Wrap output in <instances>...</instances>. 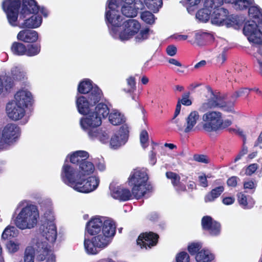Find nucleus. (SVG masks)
<instances>
[{
  "label": "nucleus",
  "mask_w": 262,
  "mask_h": 262,
  "mask_svg": "<svg viewBox=\"0 0 262 262\" xmlns=\"http://www.w3.org/2000/svg\"><path fill=\"white\" fill-rule=\"evenodd\" d=\"M11 75L12 78L16 80H23L27 79V73L23 68L15 66L11 70Z\"/></svg>",
  "instance_id": "nucleus-31"
},
{
  "label": "nucleus",
  "mask_w": 262,
  "mask_h": 262,
  "mask_svg": "<svg viewBox=\"0 0 262 262\" xmlns=\"http://www.w3.org/2000/svg\"><path fill=\"white\" fill-rule=\"evenodd\" d=\"M248 14L253 19L245 23L244 33L250 42L262 46V10L254 3L249 7Z\"/></svg>",
  "instance_id": "nucleus-5"
},
{
  "label": "nucleus",
  "mask_w": 262,
  "mask_h": 262,
  "mask_svg": "<svg viewBox=\"0 0 262 262\" xmlns=\"http://www.w3.org/2000/svg\"><path fill=\"white\" fill-rule=\"evenodd\" d=\"M223 0H205L204 8L200 10L196 14V17L202 22H207L211 18V14L213 7L222 6Z\"/></svg>",
  "instance_id": "nucleus-15"
},
{
  "label": "nucleus",
  "mask_w": 262,
  "mask_h": 262,
  "mask_svg": "<svg viewBox=\"0 0 262 262\" xmlns=\"http://www.w3.org/2000/svg\"><path fill=\"white\" fill-rule=\"evenodd\" d=\"M117 0H108L105 9V19L111 36L122 41H128L134 37L136 42L146 40L151 32L148 28L141 29L140 23L136 19H128L122 24Z\"/></svg>",
  "instance_id": "nucleus-2"
},
{
  "label": "nucleus",
  "mask_w": 262,
  "mask_h": 262,
  "mask_svg": "<svg viewBox=\"0 0 262 262\" xmlns=\"http://www.w3.org/2000/svg\"><path fill=\"white\" fill-rule=\"evenodd\" d=\"M89 137L92 140L98 139L102 143H106L108 139V134L106 130L96 129L93 132L89 131Z\"/></svg>",
  "instance_id": "nucleus-29"
},
{
  "label": "nucleus",
  "mask_w": 262,
  "mask_h": 262,
  "mask_svg": "<svg viewBox=\"0 0 262 262\" xmlns=\"http://www.w3.org/2000/svg\"><path fill=\"white\" fill-rule=\"evenodd\" d=\"M224 188L223 186H219L213 189L205 197V202H210L217 198L224 191Z\"/></svg>",
  "instance_id": "nucleus-33"
},
{
  "label": "nucleus",
  "mask_w": 262,
  "mask_h": 262,
  "mask_svg": "<svg viewBox=\"0 0 262 262\" xmlns=\"http://www.w3.org/2000/svg\"><path fill=\"white\" fill-rule=\"evenodd\" d=\"M177 262H190L189 254L186 252H181L176 256Z\"/></svg>",
  "instance_id": "nucleus-47"
},
{
  "label": "nucleus",
  "mask_w": 262,
  "mask_h": 262,
  "mask_svg": "<svg viewBox=\"0 0 262 262\" xmlns=\"http://www.w3.org/2000/svg\"><path fill=\"white\" fill-rule=\"evenodd\" d=\"M109 113L107 105L102 102L99 103L93 110L84 114L80 121L81 128L88 135L89 131L93 132L102 124L103 119L106 118Z\"/></svg>",
  "instance_id": "nucleus-6"
},
{
  "label": "nucleus",
  "mask_w": 262,
  "mask_h": 262,
  "mask_svg": "<svg viewBox=\"0 0 262 262\" xmlns=\"http://www.w3.org/2000/svg\"><path fill=\"white\" fill-rule=\"evenodd\" d=\"M18 234V230L14 226H8L2 234V239H7L16 237Z\"/></svg>",
  "instance_id": "nucleus-35"
},
{
  "label": "nucleus",
  "mask_w": 262,
  "mask_h": 262,
  "mask_svg": "<svg viewBox=\"0 0 262 262\" xmlns=\"http://www.w3.org/2000/svg\"><path fill=\"white\" fill-rule=\"evenodd\" d=\"M238 178L236 177H232L227 181V184L229 186L235 187L237 185Z\"/></svg>",
  "instance_id": "nucleus-60"
},
{
  "label": "nucleus",
  "mask_w": 262,
  "mask_h": 262,
  "mask_svg": "<svg viewBox=\"0 0 262 262\" xmlns=\"http://www.w3.org/2000/svg\"><path fill=\"white\" fill-rule=\"evenodd\" d=\"M12 53L16 55H23L25 54L26 51V46L20 42H14L11 48Z\"/></svg>",
  "instance_id": "nucleus-37"
},
{
  "label": "nucleus",
  "mask_w": 262,
  "mask_h": 262,
  "mask_svg": "<svg viewBox=\"0 0 262 262\" xmlns=\"http://www.w3.org/2000/svg\"><path fill=\"white\" fill-rule=\"evenodd\" d=\"M258 168L257 164H252L248 166L245 170V174L248 176H251L254 173Z\"/></svg>",
  "instance_id": "nucleus-54"
},
{
  "label": "nucleus",
  "mask_w": 262,
  "mask_h": 262,
  "mask_svg": "<svg viewBox=\"0 0 262 262\" xmlns=\"http://www.w3.org/2000/svg\"><path fill=\"white\" fill-rule=\"evenodd\" d=\"M6 247L9 253H14L19 250L20 243L16 239L10 240L7 243Z\"/></svg>",
  "instance_id": "nucleus-38"
},
{
  "label": "nucleus",
  "mask_w": 262,
  "mask_h": 262,
  "mask_svg": "<svg viewBox=\"0 0 262 262\" xmlns=\"http://www.w3.org/2000/svg\"><path fill=\"white\" fill-rule=\"evenodd\" d=\"M220 230L221 226L217 222L213 224L208 230L210 234L213 236L217 235L220 233Z\"/></svg>",
  "instance_id": "nucleus-49"
},
{
  "label": "nucleus",
  "mask_w": 262,
  "mask_h": 262,
  "mask_svg": "<svg viewBox=\"0 0 262 262\" xmlns=\"http://www.w3.org/2000/svg\"><path fill=\"white\" fill-rule=\"evenodd\" d=\"M95 88H98L95 84H93L92 81L89 79H85L81 81L78 84V91L81 94H91Z\"/></svg>",
  "instance_id": "nucleus-28"
},
{
  "label": "nucleus",
  "mask_w": 262,
  "mask_h": 262,
  "mask_svg": "<svg viewBox=\"0 0 262 262\" xmlns=\"http://www.w3.org/2000/svg\"><path fill=\"white\" fill-rule=\"evenodd\" d=\"M17 38L18 40L24 42H34L38 38V34L34 30H23L18 33Z\"/></svg>",
  "instance_id": "nucleus-26"
},
{
  "label": "nucleus",
  "mask_w": 262,
  "mask_h": 262,
  "mask_svg": "<svg viewBox=\"0 0 262 262\" xmlns=\"http://www.w3.org/2000/svg\"><path fill=\"white\" fill-rule=\"evenodd\" d=\"M237 197L239 204L244 208H250L254 204L253 200L250 196H247L242 193H239Z\"/></svg>",
  "instance_id": "nucleus-32"
},
{
  "label": "nucleus",
  "mask_w": 262,
  "mask_h": 262,
  "mask_svg": "<svg viewBox=\"0 0 262 262\" xmlns=\"http://www.w3.org/2000/svg\"><path fill=\"white\" fill-rule=\"evenodd\" d=\"M235 201V199L233 197L229 196L224 198L223 200V203L225 205H230L233 204Z\"/></svg>",
  "instance_id": "nucleus-62"
},
{
  "label": "nucleus",
  "mask_w": 262,
  "mask_h": 262,
  "mask_svg": "<svg viewBox=\"0 0 262 262\" xmlns=\"http://www.w3.org/2000/svg\"><path fill=\"white\" fill-rule=\"evenodd\" d=\"M254 4V0H237L235 3L234 8L237 10H244Z\"/></svg>",
  "instance_id": "nucleus-40"
},
{
  "label": "nucleus",
  "mask_w": 262,
  "mask_h": 262,
  "mask_svg": "<svg viewBox=\"0 0 262 262\" xmlns=\"http://www.w3.org/2000/svg\"><path fill=\"white\" fill-rule=\"evenodd\" d=\"M39 213L37 206L26 203L20 209L14 222L16 226L20 230L31 229L37 224Z\"/></svg>",
  "instance_id": "nucleus-7"
},
{
  "label": "nucleus",
  "mask_w": 262,
  "mask_h": 262,
  "mask_svg": "<svg viewBox=\"0 0 262 262\" xmlns=\"http://www.w3.org/2000/svg\"><path fill=\"white\" fill-rule=\"evenodd\" d=\"M21 0H4L2 8L7 15L9 23L13 26L17 25Z\"/></svg>",
  "instance_id": "nucleus-12"
},
{
  "label": "nucleus",
  "mask_w": 262,
  "mask_h": 262,
  "mask_svg": "<svg viewBox=\"0 0 262 262\" xmlns=\"http://www.w3.org/2000/svg\"><path fill=\"white\" fill-rule=\"evenodd\" d=\"M200 1L201 0H186V7L188 12L191 13L194 10L193 7L198 5Z\"/></svg>",
  "instance_id": "nucleus-50"
},
{
  "label": "nucleus",
  "mask_w": 262,
  "mask_h": 262,
  "mask_svg": "<svg viewBox=\"0 0 262 262\" xmlns=\"http://www.w3.org/2000/svg\"><path fill=\"white\" fill-rule=\"evenodd\" d=\"M27 109L13 101L9 102L6 106L8 116L14 121L22 119L26 114Z\"/></svg>",
  "instance_id": "nucleus-21"
},
{
  "label": "nucleus",
  "mask_w": 262,
  "mask_h": 262,
  "mask_svg": "<svg viewBox=\"0 0 262 262\" xmlns=\"http://www.w3.org/2000/svg\"><path fill=\"white\" fill-rule=\"evenodd\" d=\"M213 178L212 176L209 173L206 174L204 173H201L198 176L199 185L203 187H207L208 186L207 179Z\"/></svg>",
  "instance_id": "nucleus-43"
},
{
  "label": "nucleus",
  "mask_w": 262,
  "mask_h": 262,
  "mask_svg": "<svg viewBox=\"0 0 262 262\" xmlns=\"http://www.w3.org/2000/svg\"><path fill=\"white\" fill-rule=\"evenodd\" d=\"M46 259L47 262H55V257L51 250H49L48 254H46Z\"/></svg>",
  "instance_id": "nucleus-61"
},
{
  "label": "nucleus",
  "mask_w": 262,
  "mask_h": 262,
  "mask_svg": "<svg viewBox=\"0 0 262 262\" xmlns=\"http://www.w3.org/2000/svg\"><path fill=\"white\" fill-rule=\"evenodd\" d=\"M200 120V116L198 111H191L185 118L184 133H189L198 129L197 124Z\"/></svg>",
  "instance_id": "nucleus-23"
},
{
  "label": "nucleus",
  "mask_w": 262,
  "mask_h": 262,
  "mask_svg": "<svg viewBox=\"0 0 262 262\" xmlns=\"http://www.w3.org/2000/svg\"><path fill=\"white\" fill-rule=\"evenodd\" d=\"M228 11L227 9L219 6L213 7L210 20L212 24L216 26L227 25Z\"/></svg>",
  "instance_id": "nucleus-17"
},
{
  "label": "nucleus",
  "mask_w": 262,
  "mask_h": 262,
  "mask_svg": "<svg viewBox=\"0 0 262 262\" xmlns=\"http://www.w3.org/2000/svg\"><path fill=\"white\" fill-rule=\"evenodd\" d=\"M202 128L207 133L218 131L229 126L232 124L230 119H224L222 114L216 111L207 112L202 117Z\"/></svg>",
  "instance_id": "nucleus-8"
},
{
  "label": "nucleus",
  "mask_w": 262,
  "mask_h": 262,
  "mask_svg": "<svg viewBox=\"0 0 262 262\" xmlns=\"http://www.w3.org/2000/svg\"><path fill=\"white\" fill-rule=\"evenodd\" d=\"M177 48L173 45H170L167 47L166 52L170 56H173L177 53Z\"/></svg>",
  "instance_id": "nucleus-56"
},
{
  "label": "nucleus",
  "mask_w": 262,
  "mask_h": 262,
  "mask_svg": "<svg viewBox=\"0 0 262 262\" xmlns=\"http://www.w3.org/2000/svg\"><path fill=\"white\" fill-rule=\"evenodd\" d=\"M214 258V255L208 249L201 250L195 256L197 262H212Z\"/></svg>",
  "instance_id": "nucleus-30"
},
{
  "label": "nucleus",
  "mask_w": 262,
  "mask_h": 262,
  "mask_svg": "<svg viewBox=\"0 0 262 262\" xmlns=\"http://www.w3.org/2000/svg\"><path fill=\"white\" fill-rule=\"evenodd\" d=\"M107 221H112L106 220L102 216H95L92 217L86 224V230L90 235L98 234L102 231V228L105 226Z\"/></svg>",
  "instance_id": "nucleus-20"
},
{
  "label": "nucleus",
  "mask_w": 262,
  "mask_h": 262,
  "mask_svg": "<svg viewBox=\"0 0 262 262\" xmlns=\"http://www.w3.org/2000/svg\"><path fill=\"white\" fill-rule=\"evenodd\" d=\"M149 136L147 132L143 130L140 134V141L142 147L144 148L148 145Z\"/></svg>",
  "instance_id": "nucleus-44"
},
{
  "label": "nucleus",
  "mask_w": 262,
  "mask_h": 262,
  "mask_svg": "<svg viewBox=\"0 0 262 262\" xmlns=\"http://www.w3.org/2000/svg\"><path fill=\"white\" fill-rule=\"evenodd\" d=\"M202 245L200 243L193 242L189 244L188 251L191 254L196 253L201 248Z\"/></svg>",
  "instance_id": "nucleus-45"
},
{
  "label": "nucleus",
  "mask_w": 262,
  "mask_h": 262,
  "mask_svg": "<svg viewBox=\"0 0 262 262\" xmlns=\"http://www.w3.org/2000/svg\"><path fill=\"white\" fill-rule=\"evenodd\" d=\"M166 177L171 180V182L174 186L177 185L180 182V177L176 173L172 172H167L166 173Z\"/></svg>",
  "instance_id": "nucleus-48"
},
{
  "label": "nucleus",
  "mask_w": 262,
  "mask_h": 262,
  "mask_svg": "<svg viewBox=\"0 0 262 262\" xmlns=\"http://www.w3.org/2000/svg\"><path fill=\"white\" fill-rule=\"evenodd\" d=\"M207 99L200 105L199 111L201 113L212 111V108L216 107H226V104L221 103L217 96L210 90H208Z\"/></svg>",
  "instance_id": "nucleus-18"
},
{
  "label": "nucleus",
  "mask_w": 262,
  "mask_h": 262,
  "mask_svg": "<svg viewBox=\"0 0 262 262\" xmlns=\"http://www.w3.org/2000/svg\"><path fill=\"white\" fill-rule=\"evenodd\" d=\"M168 62L170 63L175 65L178 67H182V66L181 62H180L178 60H177V59H174V58L169 59V60H168Z\"/></svg>",
  "instance_id": "nucleus-64"
},
{
  "label": "nucleus",
  "mask_w": 262,
  "mask_h": 262,
  "mask_svg": "<svg viewBox=\"0 0 262 262\" xmlns=\"http://www.w3.org/2000/svg\"><path fill=\"white\" fill-rule=\"evenodd\" d=\"M189 92L185 93L182 95V99L179 100L178 101H180V103L183 105L189 106L192 104V101L189 98Z\"/></svg>",
  "instance_id": "nucleus-51"
},
{
  "label": "nucleus",
  "mask_w": 262,
  "mask_h": 262,
  "mask_svg": "<svg viewBox=\"0 0 262 262\" xmlns=\"http://www.w3.org/2000/svg\"><path fill=\"white\" fill-rule=\"evenodd\" d=\"M52 215L53 217V221H54V213L51 208L48 209L46 212L44 213L43 217L44 221L43 222H50V216Z\"/></svg>",
  "instance_id": "nucleus-58"
},
{
  "label": "nucleus",
  "mask_w": 262,
  "mask_h": 262,
  "mask_svg": "<svg viewBox=\"0 0 262 262\" xmlns=\"http://www.w3.org/2000/svg\"><path fill=\"white\" fill-rule=\"evenodd\" d=\"M40 51V47L36 45H30L26 48L25 54L29 56L37 55Z\"/></svg>",
  "instance_id": "nucleus-41"
},
{
  "label": "nucleus",
  "mask_w": 262,
  "mask_h": 262,
  "mask_svg": "<svg viewBox=\"0 0 262 262\" xmlns=\"http://www.w3.org/2000/svg\"><path fill=\"white\" fill-rule=\"evenodd\" d=\"M42 23L41 16L36 13L25 18L19 17L17 26L22 28L36 29L39 27Z\"/></svg>",
  "instance_id": "nucleus-19"
},
{
  "label": "nucleus",
  "mask_w": 262,
  "mask_h": 262,
  "mask_svg": "<svg viewBox=\"0 0 262 262\" xmlns=\"http://www.w3.org/2000/svg\"><path fill=\"white\" fill-rule=\"evenodd\" d=\"M144 8V5L142 1H137L131 5L123 4L121 7L122 14L128 17H134L137 16L138 10H142Z\"/></svg>",
  "instance_id": "nucleus-25"
},
{
  "label": "nucleus",
  "mask_w": 262,
  "mask_h": 262,
  "mask_svg": "<svg viewBox=\"0 0 262 262\" xmlns=\"http://www.w3.org/2000/svg\"><path fill=\"white\" fill-rule=\"evenodd\" d=\"M39 6L35 0H21L19 17L25 18L38 12Z\"/></svg>",
  "instance_id": "nucleus-22"
},
{
  "label": "nucleus",
  "mask_w": 262,
  "mask_h": 262,
  "mask_svg": "<svg viewBox=\"0 0 262 262\" xmlns=\"http://www.w3.org/2000/svg\"><path fill=\"white\" fill-rule=\"evenodd\" d=\"M127 83L129 86L128 91L129 92L134 91L136 89L135 79L133 77H129L127 79Z\"/></svg>",
  "instance_id": "nucleus-55"
},
{
  "label": "nucleus",
  "mask_w": 262,
  "mask_h": 262,
  "mask_svg": "<svg viewBox=\"0 0 262 262\" xmlns=\"http://www.w3.org/2000/svg\"><path fill=\"white\" fill-rule=\"evenodd\" d=\"M129 128L127 124H123L120 129L111 137L110 146L111 148L116 149L124 145L128 139Z\"/></svg>",
  "instance_id": "nucleus-14"
},
{
  "label": "nucleus",
  "mask_w": 262,
  "mask_h": 262,
  "mask_svg": "<svg viewBox=\"0 0 262 262\" xmlns=\"http://www.w3.org/2000/svg\"><path fill=\"white\" fill-rule=\"evenodd\" d=\"M250 90L247 88H242L235 92L232 96L233 101L230 103V107H231L233 105L234 102L237 98L240 97H247L250 93Z\"/></svg>",
  "instance_id": "nucleus-39"
},
{
  "label": "nucleus",
  "mask_w": 262,
  "mask_h": 262,
  "mask_svg": "<svg viewBox=\"0 0 262 262\" xmlns=\"http://www.w3.org/2000/svg\"><path fill=\"white\" fill-rule=\"evenodd\" d=\"M50 222H43L39 228L40 235L39 236L43 242H45L48 246L49 250L50 244H53L57 238V230L52 215L50 216Z\"/></svg>",
  "instance_id": "nucleus-11"
},
{
  "label": "nucleus",
  "mask_w": 262,
  "mask_h": 262,
  "mask_svg": "<svg viewBox=\"0 0 262 262\" xmlns=\"http://www.w3.org/2000/svg\"><path fill=\"white\" fill-rule=\"evenodd\" d=\"M193 159L196 162L203 163H208L209 162V159L203 155H195L193 156Z\"/></svg>",
  "instance_id": "nucleus-53"
},
{
  "label": "nucleus",
  "mask_w": 262,
  "mask_h": 262,
  "mask_svg": "<svg viewBox=\"0 0 262 262\" xmlns=\"http://www.w3.org/2000/svg\"><path fill=\"white\" fill-rule=\"evenodd\" d=\"M172 123L176 124L179 130L182 131L184 133L185 125H183L182 123L179 120V119H176V118H174V116L173 118H172Z\"/></svg>",
  "instance_id": "nucleus-59"
},
{
  "label": "nucleus",
  "mask_w": 262,
  "mask_h": 262,
  "mask_svg": "<svg viewBox=\"0 0 262 262\" xmlns=\"http://www.w3.org/2000/svg\"><path fill=\"white\" fill-rule=\"evenodd\" d=\"M102 97V92L99 88H95L92 94H89L88 97L82 95L77 96L76 104L78 112L84 115L93 110Z\"/></svg>",
  "instance_id": "nucleus-10"
},
{
  "label": "nucleus",
  "mask_w": 262,
  "mask_h": 262,
  "mask_svg": "<svg viewBox=\"0 0 262 262\" xmlns=\"http://www.w3.org/2000/svg\"><path fill=\"white\" fill-rule=\"evenodd\" d=\"M148 175L143 169H135L132 171L128 179V185L132 188V192L128 189L121 186L114 187L111 184L110 188L111 195L116 199L127 201L133 195L136 199H139L143 196L150 189L148 184Z\"/></svg>",
  "instance_id": "nucleus-3"
},
{
  "label": "nucleus",
  "mask_w": 262,
  "mask_h": 262,
  "mask_svg": "<svg viewBox=\"0 0 262 262\" xmlns=\"http://www.w3.org/2000/svg\"><path fill=\"white\" fill-rule=\"evenodd\" d=\"M158 238V235L155 233H145L139 235L137 243L141 248H150L156 245Z\"/></svg>",
  "instance_id": "nucleus-24"
},
{
  "label": "nucleus",
  "mask_w": 262,
  "mask_h": 262,
  "mask_svg": "<svg viewBox=\"0 0 262 262\" xmlns=\"http://www.w3.org/2000/svg\"><path fill=\"white\" fill-rule=\"evenodd\" d=\"M216 223L210 216H204L202 220V225L204 229L208 230L210 227L214 223Z\"/></svg>",
  "instance_id": "nucleus-46"
},
{
  "label": "nucleus",
  "mask_w": 262,
  "mask_h": 262,
  "mask_svg": "<svg viewBox=\"0 0 262 262\" xmlns=\"http://www.w3.org/2000/svg\"><path fill=\"white\" fill-rule=\"evenodd\" d=\"M108 120L114 125H118L125 122L124 115L117 110H113L108 113Z\"/></svg>",
  "instance_id": "nucleus-27"
},
{
  "label": "nucleus",
  "mask_w": 262,
  "mask_h": 262,
  "mask_svg": "<svg viewBox=\"0 0 262 262\" xmlns=\"http://www.w3.org/2000/svg\"><path fill=\"white\" fill-rule=\"evenodd\" d=\"M145 5L150 9L156 12L162 5V0H142Z\"/></svg>",
  "instance_id": "nucleus-36"
},
{
  "label": "nucleus",
  "mask_w": 262,
  "mask_h": 262,
  "mask_svg": "<svg viewBox=\"0 0 262 262\" xmlns=\"http://www.w3.org/2000/svg\"><path fill=\"white\" fill-rule=\"evenodd\" d=\"M248 153V148L244 146L242 148V150L239 152V153L237 155V156L234 159V162H236L239 160H241L244 155H246Z\"/></svg>",
  "instance_id": "nucleus-57"
},
{
  "label": "nucleus",
  "mask_w": 262,
  "mask_h": 262,
  "mask_svg": "<svg viewBox=\"0 0 262 262\" xmlns=\"http://www.w3.org/2000/svg\"><path fill=\"white\" fill-rule=\"evenodd\" d=\"M13 85V82L9 78L5 79L0 77V96L4 95L8 90H10Z\"/></svg>",
  "instance_id": "nucleus-34"
},
{
  "label": "nucleus",
  "mask_w": 262,
  "mask_h": 262,
  "mask_svg": "<svg viewBox=\"0 0 262 262\" xmlns=\"http://www.w3.org/2000/svg\"><path fill=\"white\" fill-rule=\"evenodd\" d=\"M12 101L23 107L28 108L32 105L34 99L32 93L29 90L22 88L16 92Z\"/></svg>",
  "instance_id": "nucleus-16"
},
{
  "label": "nucleus",
  "mask_w": 262,
  "mask_h": 262,
  "mask_svg": "<svg viewBox=\"0 0 262 262\" xmlns=\"http://www.w3.org/2000/svg\"><path fill=\"white\" fill-rule=\"evenodd\" d=\"M89 153L77 150L69 154L66 160L74 165L64 163L61 171L62 181L74 190L88 193L95 190L100 183L99 178L96 175L90 176L95 169L94 164L87 161Z\"/></svg>",
  "instance_id": "nucleus-1"
},
{
  "label": "nucleus",
  "mask_w": 262,
  "mask_h": 262,
  "mask_svg": "<svg viewBox=\"0 0 262 262\" xmlns=\"http://www.w3.org/2000/svg\"><path fill=\"white\" fill-rule=\"evenodd\" d=\"M141 18L145 23L149 25L153 24L155 21V16L149 11H144L141 14Z\"/></svg>",
  "instance_id": "nucleus-42"
},
{
  "label": "nucleus",
  "mask_w": 262,
  "mask_h": 262,
  "mask_svg": "<svg viewBox=\"0 0 262 262\" xmlns=\"http://www.w3.org/2000/svg\"><path fill=\"white\" fill-rule=\"evenodd\" d=\"M256 186V181L252 180H249L244 183V188L246 190H254Z\"/></svg>",
  "instance_id": "nucleus-52"
},
{
  "label": "nucleus",
  "mask_w": 262,
  "mask_h": 262,
  "mask_svg": "<svg viewBox=\"0 0 262 262\" xmlns=\"http://www.w3.org/2000/svg\"><path fill=\"white\" fill-rule=\"evenodd\" d=\"M20 134L19 127L14 124H8L2 131L0 140L4 148L14 143L19 138Z\"/></svg>",
  "instance_id": "nucleus-13"
},
{
  "label": "nucleus",
  "mask_w": 262,
  "mask_h": 262,
  "mask_svg": "<svg viewBox=\"0 0 262 262\" xmlns=\"http://www.w3.org/2000/svg\"><path fill=\"white\" fill-rule=\"evenodd\" d=\"M49 250L47 244L39 236H35L26 249L24 262H34L35 254L37 260L43 261L46 259V254H48Z\"/></svg>",
  "instance_id": "nucleus-9"
},
{
  "label": "nucleus",
  "mask_w": 262,
  "mask_h": 262,
  "mask_svg": "<svg viewBox=\"0 0 262 262\" xmlns=\"http://www.w3.org/2000/svg\"><path fill=\"white\" fill-rule=\"evenodd\" d=\"M116 233V226L113 221H107L102 228V231L94 234L91 239L85 238L84 247L85 252L90 255H95L111 242Z\"/></svg>",
  "instance_id": "nucleus-4"
},
{
  "label": "nucleus",
  "mask_w": 262,
  "mask_h": 262,
  "mask_svg": "<svg viewBox=\"0 0 262 262\" xmlns=\"http://www.w3.org/2000/svg\"><path fill=\"white\" fill-rule=\"evenodd\" d=\"M226 59V56L224 52H222L221 54H220L217 58V61L218 63L220 64H223L225 61Z\"/></svg>",
  "instance_id": "nucleus-63"
}]
</instances>
